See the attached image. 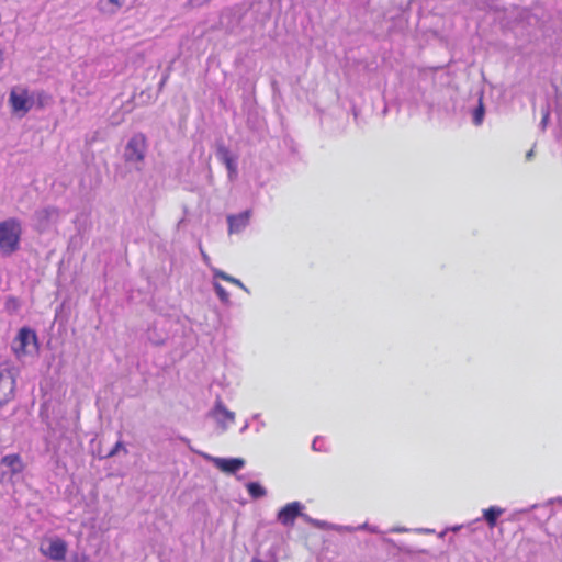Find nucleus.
Wrapping results in <instances>:
<instances>
[{
	"label": "nucleus",
	"mask_w": 562,
	"mask_h": 562,
	"mask_svg": "<svg viewBox=\"0 0 562 562\" xmlns=\"http://www.w3.org/2000/svg\"><path fill=\"white\" fill-rule=\"evenodd\" d=\"M22 233L19 218L9 217L0 222V252L3 256H11L20 249Z\"/></svg>",
	"instance_id": "1"
},
{
	"label": "nucleus",
	"mask_w": 562,
	"mask_h": 562,
	"mask_svg": "<svg viewBox=\"0 0 562 562\" xmlns=\"http://www.w3.org/2000/svg\"><path fill=\"white\" fill-rule=\"evenodd\" d=\"M9 103L13 113L25 115L34 108V98L31 92L23 87H14L9 94Z\"/></svg>",
	"instance_id": "2"
},
{
	"label": "nucleus",
	"mask_w": 562,
	"mask_h": 562,
	"mask_svg": "<svg viewBox=\"0 0 562 562\" xmlns=\"http://www.w3.org/2000/svg\"><path fill=\"white\" fill-rule=\"evenodd\" d=\"M16 385V372L13 368L0 367V407L9 403Z\"/></svg>",
	"instance_id": "3"
},
{
	"label": "nucleus",
	"mask_w": 562,
	"mask_h": 562,
	"mask_svg": "<svg viewBox=\"0 0 562 562\" xmlns=\"http://www.w3.org/2000/svg\"><path fill=\"white\" fill-rule=\"evenodd\" d=\"M33 346L37 349V336L36 333L30 327H22L16 337L13 339L11 348L18 358H21L29 353L27 347Z\"/></svg>",
	"instance_id": "4"
},
{
	"label": "nucleus",
	"mask_w": 562,
	"mask_h": 562,
	"mask_svg": "<svg viewBox=\"0 0 562 562\" xmlns=\"http://www.w3.org/2000/svg\"><path fill=\"white\" fill-rule=\"evenodd\" d=\"M60 218V210L53 205L38 209L34 213L36 229L40 232L47 231L52 225L56 224Z\"/></svg>",
	"instance_id": "5"
},
{
	"label": "nucleus",
	"mask_w": 562,
	"mask_h": 562,
	"mask_svg": "<svg viewBox=\"0 0 562 562\" xmlns=\"http://www.w3.org/2000/svg\"><path fill=\"white\" fill-rule=\"evenodd\" d=\"M41 552L53 561H64L67 553V543L65 540L55 537L41 546Z\"/></svg>",
	"instance_id": "6"
},
{
	"label": "nucleus",
	"mask_w": 562,
	"mask_h": 562,
	"mask_svg": "<svg viewBox=\"0 0 562 562\" xmlns=\"http://www.w3.org/2000/svg\"><path fill=\"white\" fill-rule=\"evenodd\" d=\"M302 507L300 502L288 503L279 510L277 518L283 526H293L295 519L302 515Z\"/></svg>",
	"instance_id": "7"
},
{
	"label": "nucleus",
	"mask_w": 562,
	"mask_h": 562,
	"mask_svg": "<svg viewBox=\"0 0 562 562\" xmlns=\"http://www.w3.org/2000/svg\"><path fill=\"white\" fill-rule=\"evenodd\" d=\"M214 465L224 473H235L245 465V461L240 458H213Z\"/></svg>",
	"instance_id": "8"
},
{
	"label": "nucleus",
	"mask_w": 562,
	"mask_h": 562,
	"mask_svg": "<svg viewBox=\"0 0 562 562\" xmlns=\"http://www.w3.org/2000/svg\"><path fill=\"white\" fill-rule=\"evenodd\" d=\"M250 215V211H245L237 215H228V234L239 233L243 231L248 225Z\"/></svg>",
	"instance_id": "9"
},
{
	"label": "nucleus",
	"mask_w": 562,
	"mask_h": 562,
	"mask_svg": "<svg viewBox=\"0 0 562 562\" xmlns=\"http://www.w3.org/2000/svg\"><path fill=\"white\" fill-rule=\"evenodd\" d=\"M126 162L140 161V139L137 135L133 136L126 144L123 153Z\"/></svg>",
	"instance_id": "10"
},
{
	"label": "nucleus",
	"mask_w": 562,
	"mask_h": 562,
	"mask_svg": "<svg viewBox=\"0 0 562 562\" xmlns=\"http://www.w3.org/2000/svg\"><path fill=\"white\" fill-rule=\"evenodd\" d=\"M504 513V509L496 506H491L483 510L484 519L490 528H494L497 524L498 517Z\"/></svg>",
	"instance_id": "11"
},
{
	"label": "nucleus",
	"mask_w": 562,
	"mask_h": 562,
	"mask_svg": "<svg viewBox=\"0 0 562 562\" xmlns=\"http://www.w3.org/2000/svg\"><path fill=\"white\" fill-rule=\"evenodd\" d=\"M2 463L16 473L22 470L21 459L18 454H8L2 458Z\"/></svg>",
	"instance_id": "12"
},
{
	"label": "nucleus",
	"mask_w": 562,
	"mask_h": 562,
	"mask_svg": "<svg viewBox=\"0 0 562 562\" xmlns=\"http://www.w3.org/2000/svg\"><path fill=\"white\" fill-rule=\"evenodd\" d=\"M246 487L252 498H260L266 495V490L257 482H250Z\"/></svg>",
	"instance_id": "13"
},
{
	"label": "nucleus",
	"mask_w": 562,
	"mask_h": 562,
	"mask_svg": "<svg viewBox=\"0 0 562 562\" xmlns=\"http://www.w3.org/2000/svg\"><path fill=\"white\" fill-rule=\"evenodd\" d=\"M31 97L34 98V106L42 109L45 105L47 94L44 91H33Z\"/></svg>",
	"instance_id": "14"
},
{
	"label": "nucleus",
	"mask_w": 562,
	"mask_h": 562,
	"mask_svg": "<svg viewBox=\"0 0 562 562\" xmlns=\"http://www.w3.org/2000/svg\"><path fill=\"white\" fill-rule=\"evenodd\" d=\"M485 109L482 100H480L477 108L473 112V123L475 125H481L484 119Z\"/></svg>",
	"instance_id": "15"
},
{
	"label": "nucleus",
	"mask_w": 562,
	"mask_h": 562,
	"mask_svg": "<svg viewBox=\"0 0 562 562\" xmlns=\"http://www.w3.org/2000/svg\"><path fill=\"white\" fill-rule=\"evenodd\" d=\"M223 162L225 164L226 168L228 169L231 177L236 173V164H235L234 159L228 155V151L226 149H224V161Z\"/></svg>",
	"instance_id": "16"
},
{
	"label": "nucleus",
	"mask_w": 562,
	"mask_h": 562,
	"mask_svg": "<svg viewBox=\"0 0 562 562\" xmlns=\"http://www.w3.org/2000/svg\"><path fill=\"white\" fill-rule=\"evenodd\" d=\"M215 292L222 302H227L229 300L228 292L218 283L215 284Z\"/></svg>",
	"instance_id": "17"
},
{
	"label": "nucleus",
	"mask_w": 562,
	"mask_h": 562,
	"mask_svg": "<svg viewBox=\"0 0 562 562\" xmlns=\"http://www.w3.org/2000/svg\"><path fill=\"white\" fill-rule=\"evenodd\" d=\"M215 276H216L217 278H221V279H223V280H225V281H227V282H231V283H233V284H236V285H239V286L241 285V282H240L238 279H236V278H234V277H231V276H228L227 273H225V272H223V271H217V272L215 273Z\"/></svg>",
	"instance_id": "18"
},
{
	"label": "nucleus",
	"mask_w": 562,
	"mask_h": 562,
	"mask_svg": "<svg viewBox=\"0 0 562 562\" xmlns=\"http://www.w3.org/2000/svg\"><path fill=\"white\" fill-rule=\"evenodd\" d=\"M106 4H113L115 8L121 7V3L119 2V0H106V1L101 0L98 3L99 10L100 11H106V9H105Z\"/></svg>",
	"instance_id": "19"
},
{
	"label": "nucleus",
	"mask_w": 562,
	"mask_h": 562,
	"mask_svg": "<svg viewBox=\"0 0 562 562\" xmlns=\"http://www.w3.org/2000/svg\"><path fill=\"white\" fill-rule=\"evenodd\" d=\"M120 449H124L123 445L121 441H117L108 452L104 456L105 458H110V457H113L115 456Z\"/></svg>",
	"instance_id": "20"
},
{
	"label": "nucleus",
	"mask_w": 562,
	"mask_h": 562,
	"mask_svg": "<svg viewBox=\"0 0 562 562\" xmlns=\"http://www.w3.org/2000/svg\"><path fill=\"white\" fill-rule=\"evenodd\" d=\"M211 0H189V5L192 8L201 7L209 3Z\"/></svg>",
	"instance_id": "21"
},
{
	"label": "nucleus",
	"mask_w": 562,
	"mask_h": 562,
	"mask_svg": "<svg viewBox=\"0 0 562 562\" xmlns=\"http://www.w3.org/2000/svg\"><path fill=\"white\" fill-rule=\"evenodd\" d=\"M87 557L85 554H75L71 559V562H86Z\"/></svg>",
	"instance_id": "22"
},
{
	"label": "nucleus",
	"mask_w": 562,
	"mask_h": 562,
	"mask_svg": "<svg viewBox=\"0 0 562 562\" xmlns=\"http://www.w3.org/2000/svg\"><path fill=\"white\" fill-rule=\"evenodd\" d=\"M3 63H4V49H3L2 45L0 44V69L2 68Z\"/></svg>",
	"instance_id": "23"
},
{
	"label": "nucleus",
	"mask_w": 562,
	"mask_h": 562,
	"mask_svg": "<svg viewBox=\"0 0 562 562\" xmlns=\"http://www.w3.org/2000/svg\"><path fill=\"white\" fill-rule=\"evenodd\" d=\"M201 254H202L204 261H209L210 258H209L207 254L202 248H201Z\"/></svg>",
	"instance_id": "24"
},
{
	"label": "nucleus",
	"mask_w": 562,
	"mask_h": 562,
	"mask_svg": "<svg viewBox=\"0 0 562 562\" xmlns=\"http://www.w3.org/2000/svg\"><path fill=\"white\" fill-rule=\"evenodd\" d=\"M313 525L321 526V522L314 519H308Z\"/></svg>",
	"instance_id": "25"
}]
</instances>
